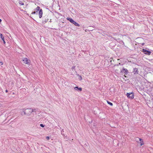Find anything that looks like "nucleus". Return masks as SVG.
<instances>
[{
  "mask_svg": "<svg viewBox=\"0 0 153 153\" xmlns=\"http://www.w3.org/2000/svg\"><path fill=\"white\" fill-rule=\"evenodd\" d=\"M121 72H122V73H123V71H121Z\"/></svg>",
  "mask_w": 153,
  "mask_h": 153,
  "instance_id": "26",
  "label": "nucleus"
},
{
  "mask_svg": "<svg viewBox=\"0 0 153 153\" xmlns=\"http://www.w3.org/2000/svg\"><path fill=\"white\" fill-rule=\"evenodd\" d=\"M133 72H134V74H138V69L137 68H134Z\"/></svg>",
  "mask_w": 153,
  "mask_h": 153,
  "instance_id": "8",
  "label": "nucleus"
},
{
  "mask_svg": "<svg viewBox=\"0 0 153 153\" xmlns=\"http://www.w3.org/2000/svg\"><path fill=\"white\" fill-rule=\"evenodd\" d=\"M19 4L21 5H23L24 4V3L21 1H19Z\"/></svg>",
  "mask_w": 153,
  "mask_h": 153,
  "instance_id": "13",
  "label": "nucleus"
},
{
  "mask_svg": "<svg viewBox=\"0 0 153 153\" xmlns=\"http://www.w3.org/2000/svg\"><path fill=\"white\" fill-rule=\"evenodd\" d=\"M48 18H45L44 20H43V22L44 23H46L48 21Z\"/></svg>",
  "mask_w": 153,
  "mask_h": 153,
  "instance_id": "10",
  "label": "nucleus"
},
{
  "mask_svg": "<svg viewBox=\"0 0 153 153\" xmlns=\"http://www.w3.org/2000/svg\"><path fill=\"white\" fill-rule=\"evenodd\" d=\"M77 76H78L79 77V79L80 80H82V77L81 76L79 75V74H76Z\"/></svg>",
  "mask_w": 153,
  "mask_h": 153,
  "instance_id": "12",
  "label": "nucleus"
},
{
  "mask_svg": "<svg viewBox=\"0 0 153 153\" xmlns=\"http://www.w3.org/2000/svg\"><path fill=\"white\" fill-rule=\"evenodd\" d=\"M107 102L110 105H111V106H112L113 105V104L112 103L108 101H107Z\"/></svg>",
  "mask_w": 153,
  "mask_h": 153,
  "instance_id": "14",
  "label": "nucleus"
},
{
  "mask_svg": "<svg viewBox=\"0 0 153 153\" xmlns=\"http://www.w3.org/2000/svg\"><path fill=\"white\" fill-rule=\"evenodd\" d=\"M123 70L125 71L124 72V73L126 74L128 73V71L127 69L123 68Z\"/></svg>",
  "mask_w": 153,
  "mask_h": 153,
  "instance_id": "11",
  "label": "nucleus"
},
{
  "mask_svg": "<svg viewBox=\"0 0 153 153\" xmlns=\"http://www.w3.org/2000/svg\"><path fill=\"white\" fill-rule=\"evenodd\" d=\"M6 92H8L7 90H6Z\"/></svg>",
  "mask_w": 153,
  "mask_h": 153,
  "instance_id": "23",
  "label": "nucleus"
},
{
  "mask_svg": "<svg viewBox=\"0 0 153 153\" xmlns=\"http://www.w3.org/2000/svg\"><path fill=\"white\" fill-rule=\"evenodd\" d=\"M143 51L144 53L148 55H150L151 54V52L148 51L146 49H143Z\"/></svg>",
  "mask_w": 153,
  "mask_h": 153,
  "instance_id": "5",
  "label": "nucleus"
},
{
  "mask_svg": "<svg viewBox=\"0 0 153 153\" xmlns=\"http://www.w3.org/2000/svg\"><path fill=\"white\" fill-rule=\"evenodd\" d=\"M46 139L47 140H49V139H50V137H48V136H47V137H46Z\"/></svg>",
  "mask_w": 153,
  "mask_h": 153,
  "instance_id": "18",
  "label": "nucleus"
},
{
  "mask_svg": "<svg viewBox=\"0 0 153 153\" xmlns=\"http://www.w3.org/2000/svg\"><path fill=\"white\" fill-rule=\"evenodd\" d=\"M34 110L31 108H28L26 109L24 111V114L29 115L32 112H33Z\"/></svg>",
  "mask_w": 153,
  "mask_h": 153,
  "instance_id": "1",
  "label": "nucleus"
},
{
  "mask_svg": "<svg viewBox=\"0 0 153 153\" xmlns=\"http://www.w3.org/2000/svg\"><path fill=\"white\" fill-rule=\"evenodd\" d=\"M139 139H140V140H141V139L140 138Z\"/></svg>",
  "mask_w": 153,
  "mask_h": 153,
  "instance_id": "24",
  "label": "nucleus"
},
{
  "mask_svg": "<svg viewBox=\"0 0 153 153\" xmlns=\"http://www.w3.org/2000/svg\"><path fill=\"white\" fill-rule=\"evenodd\" d=\"M126 95L128 98L131 99H133L134 98V95L133 93H127Z\"/></svg>",
  "mask_w": 153,
  "mask_h": 153,
  "instance_id": "3",
  "label": "nucleus"
},
{
  "mask_svg": "<svg viewBox=\"0 0 153 153\" xmlns=\"http://www.w3.org/2000/svg\"><path fill=\"white\" fill-rule=\"evenodd\" d=\"M40 10V7L39 6H37L35 10L33 12H32V13L33 14H35L37 13L39 10Z\"/></svg>",
  "mask_w": 153,
  "mask_h": 153,
  "instance_id": "6",
  "label": "nucleus"
},
{
  "mask_svg": "<svg viewBox=\"0 0 153 153\" xmlns=\"http://www.w3.org/2000/svg\"><path fill=\"white\" fill-rule=\"evenodd\" d=\"M75 66H73V67H72V69L73 70L74 69H75Z\"/></svg>",
  "mask_w": 153,
  "mask_h": 153,
  "instance_id": "19",
  "label": "nucleus"
},
{
  "mask_svg": "<svg viewBox=\"0 0 153 153\" xmlns=\"http://www.w3.org/2000/svg\"><path fill=\"white\" fill-rule=\"evenodd\" d=\"M22 61H23L26 64H29L30 63V60L28 59L27 58H23Z\"/></svg>",
  "mask_w": 153,
  "mask_h": 153,
  "instance_id": "4",
  "label": "nucleus"
},
{
  "mask_svg": "<svg viewBox=\"0 0 153 153\" xmlns=\"http://www.w3.org/2000/svg\"><path fill=\"white\" fill-rule=\"evenodd\" d=\"M67 19L69 20L71 22L74 24L76 26L78 27L80 26L78 24L75 22L72 18L67 17Z\"/></svg>",
  "mask_w": 153,
  "mask_h": 153,
  "instance_id": "2",
  "label": "nucleus"
},
{
  "mask_svg": "<svg viewBox=\"0 0 153 153\" xmlns=\"http://www.w3.org/2000/svg\"><path fill=\"white\" fill-rule=\"evenodd\" d=\"M124 77H126V76L124 75Z\"/></svg>",
  "mask_w": 153,
  "mask_h": 153,
  "instance_id": "27",
  "label": "nucleus"
},
{
  "mask_svg": "<svg viewBox=\"0 0 153 153\" xmlns=\"http://www.w3.org/2000/svg\"><path fill=\"white\" fill-rule=\"evenodd\" d=\"M0 37L1 38V39L3 40V41L4 43L5 44V40H4V38L2 34L1 33H0Z\"/></svg>",
  "mask_w": 153,
  "mask_h": 153,
  "instance_id": "9",
  "label": "nucleus"
},
{
  "mask_svg": "<svg viewBox=\"0 0 153 153\" xmlns=\"http://www.w3.org/2000/svg\"><path fill=\"white\" fill-rule=\"evenodd\" d=\"M40 126L42 127H44V126H45L44 125H43V124H41L40 125Z\"/></svg>",
  "mask_w": 153,
  "mask_h": 153,
  "instance_id": "16",
  "label": "nucleus"
},
{
  "mask_svg": "<svg viewBox=\"0 0 153 153\" xmlns=\"http://www.w3.org/2000/svg\"><path fill=\"white\" fill-rule=\"evenodd\" d=\"M78 87L76 86L74 87V89L76 90H78Z\"/></svg>",
  "mask_w": 153,
  "mask_h": 153,
  "instance_id": "15",
  "label": "nucleus"
},
{
  "mask_svg": "<svg viewBox=\"0 0 153 153\" xmlns=\"http://www.w3.org/2000/svg\"><path fill=\"white\" fill-rule=\"evenodd\" d=\"M0 64L1 65H2L3 64V63L2 62H0Z\"/></svg>",
  "mask_w": 153,
  "mask_h": 153,
  "instance_id": "20",
  "label": "nucleus"
},
{
  "mask_svg": "<svg viewBox=\"0 0 153 153\" xmlns=\"http://www.w3.org/2000/svg\"><path fill=\"white\" fill-rule=\"evenodd\" d=\"M119 65H120V63H119Z\"/></svg>",
  "mask_w": 153,
  "mask_h": 153,
  "instance_id": "25",
  "label": "nucleus"
},
{
  "mask_svg": "<svg viewBox=\"0 0 153 153\" xmlns=\"http://www.w3.org/2000/svg\"><path fill=\"white\" fill-rule=\"evenodd\" d=\"M39 16L40 18H42V9L40 8V10H39Z\"/></svg>",
  "mask_w": 153,
  "mask_h": 153,
  "instance_id": "7",
  "label": "nucleus"
},
{
  "mask_svg": "<svg viewBox=\"0 0 153 153\" xmlns=\"http://www.w3.org/2000/svg\"><path fill=\"white\" fill-rule=\"evenodd\" d=\"M142 143L141 144V146L142 145Z\"/></svg>",
  "mask_w": 153,
  "mask_h": 153,
  "instance_id": "28",
  "label": "nucleus"
},
{
  "mask_svg": "<svg viewBox=\"0 0 153 153\" xmlns=\"http://www.w3.org/2000/svg\"><path fill=\"white\" fill-rule=\"evenodd\" d=\"M1 19H0V22H1Z\"/></svg>",
  "mask_w": 153,
  "mask_h": 153,
  "instance_id": "22",
  "label": "nucleus"
},
{
  "mask_svg": "<svg viewBox=\"0 0 153 153\" xmlns=\"http://www.w3.org/2000/svg\"><path fill=\"white\" fill-rule=\"evenodd\" d=\"M33 110H34V112H36V109H33Z\"/></svg>",
  "mask_w": 153,
  "mask_h": 153,
  "instance_id": "21",
  "label": "nucleus"
},
{
  "mask_svg": "<svg viewBox=\"0 0 153 153\" xmlns=\"http://www.w3.org/2000/svg\"><path fill=\"white\" fill-rule=\"evenodd\" d=\"M79 91H82V88H78V90Z\"/></svg>",
  "mask_w": 153,
  "mask_h": 153,
  "instance_id": "17",
  "label": "nucleus"
}]
</instances>
